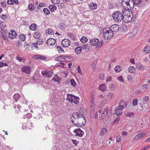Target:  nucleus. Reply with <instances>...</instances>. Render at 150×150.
Returning a JSON list of instances; mask_svg holds the SVG:
<instances>
[{
  "label": "nucleus",
  "mask_w": 150,
  "mask_h": 150,
  "mask_svg": "<svg viewBox=\"0 0 150 150\" xmlns=\"http://www.w3.org/2000/svg\"><path fill=\"white\" fill-rule=\"evenodd\" d=\"M71 119L73 124L78 127L80 126L81 122L82 120H86L83 115L78 112L73 113Z\"/></svg>",
  "instance_id": "obj_1"
},
{
  "label": "nucleus",
  "mask_w": 150,
  "mask_h": 150,
  "mask_svg": "<svg viewBox=\"0 0 150 150\" xmlns=\"http://www.w3.org/2000/svg\"><path fill=\"white\" fill-rule=\"evenodd\" d=\"M125 11V9H123L122 11H116L113 13L112 17L116 22H119L122 20H124V16L126 15Z\"/></svg>",
  "instance_id": "obj_2"
},
{
  "label": "nucleus",
  "mask_w": 150,
  "mask_h": 150,
  "mask_svg": "<svg viewBox=\"0 0 150 150\" xmlns=\"http://www.w3.org/2000/svg\"><path fill=\"white\" fill-rule=\"evenodd\" d=\"M122 6L124 8L123 9L126 10V12H129L130 9L134 8L133 2L132 0H123L122 2Z\"/></svg>",
  "instance_id": "obj_3"
},
{
  "label": "nucleus",
  "mask_w": 150,
  "mask_h": 150,
  "mask_svg": "<svg viewBox=\"0 0 150 150\" xmlns=\"http://www.w3.org/2000/svg\"><path fill=\"white\" fill-rule=\"evenodd\" d=\"M103 31L104 38L106 40L110 39L113 36V33L109 27L103 28Z\"/></svg>",
  "instance_id": "obj_4"
},
{
  "label": "nucleus",
  "mask_w": 150,
  "mask_h": 150,
  "mask_svg": "<svg viewBox=\"0 0 150 150\" xmlns=\"http://www.w3.org/2000/svg\"><path fill=\"white\" fill-rule=\"evenodd\" d=\"M67 96L66 100L68 101L69 103H71V104H76L79 103V97L69 94H67Z\"/></svg>",
  "instance_id": "obj_5"
},
{
  "label": "nucleus",
  "mask_w": 150,
  "mask_h": 150,
  "mask_svg": "<svg viewBox=\"0 0 150 150\" xmlns=\"http://www.w3.org/2000/svg\"><path fill=\"white\" fill-rule=\"evenodd\" d=\"M91 45L93 46L97 45V46L96 47V48L98 47L99 48L101 47L103 44V41L101 40L99 42L98 38H94L91 40L90 41Z\"/></svg>",
  "instance_id": "obj_6"
},
{
  "label": "nucleus",
  "mask_w": 150,
  "mask_h": 150,
  "mask_svg": "<svg viewBox=\"0 0 150 150\" xmlns=\"http://www.w3.org/2000/svg\"><path fill=\"white\" fill-rule=\"evenodd\" d=\"M133 16V13H130V14H127V13L126 12V15L124 16V22H128L131 21L132 19Z\"/></svg>",
  "instance_id": "obj_7"
},
{
  "label": "nucleus",
  "mask_w": 150,
  "mask_h": 150,
  "mask_svg": "<svg viewBox=\"0 0 150 150\" xmlns=\"http://www.w3.org/2000/svg\"><path fill=\"white\" fill-rule=\"evenodd\" d=\"M1 33L3 40H5L6 41H8V40L7 36L8 32L6 30H3L1 29Z\"/></svg>",
  "instance_id": "obj_8"
},
{
  "label": "nucleus",
  "mask_w": 150,
  "mask_h": 150,
  "mask_svg": "<svg viewBox=\"0 0 150 150\" xmlns=\"http://www.w3.org/2000/svg\"><path fill=\"white\" fill-rule=\"evenodd\" d=\"M42 74L43 75H45V76L47 77H50L53 74V72L52 71H42Z\"/></svg>",
  "instance_id": "obj_9"
},
{
  "label": "nucleus",
  "mask_w": 150,
  "mask_h": 150,
  "mask_svg": "<svg viewBox=\"0 0 150 150\" xmlns=\"http://www.w3.org/2000/svg\"><path fill=\"white\" fill-rule=\"evenodd\" d=\"M73 132L76 133V136H78L81 137H82L83 136L84 133V132L80 128L75 129Z\"/></svg>",
  "instance_id": "obj_10"
},
{
  "label": "nucleus",
  "mask_w": 150,
  "mask_h": 150,
  "mask_svg": "<svg viewBox=\"0 0 150 150\" xmlns=\"http://www.w3.org/2000/svg\"><path fill=\"white\" fill-rule=\"evenodd\" d=\"M119 26L117 24H114L110 27L109 28L113 33L116 32L118 31L119 29Z\"/></svg>",
  "instance_id": "obj_11"
},
{
  "label": "nucleus",
  "mask_w": 150,
  "mask_h": 150,
  "mask_svg": "<svg viewBox=\"0 0 150 150\" xmlns=\"http://www.w3.org/2000/svg\"><path fill=\"white\" fill-rule=\"evenodd\" d=\"M8 34L9 38L11 39L15 38L17 36L16 32L13 30H11L10 33H8Z\"/></svg>",
  "instance_id": "obj_12"
},
{
  "label": "nucleus",
  "mask_w": 150,
  "mask_h": 150,
  "mask_svg": "<svg viewBox=\"0 0 150 150\" xmlns=\"http://www.w3.org/2000/svg\"><path fill=\"white\" fill-rule=\"evenodd\" d=\"M56 42V40L55 39L53 38H50L48 39L47 41V44L49 45H53Z\"/></svg>",
  "instance_id": "obj_13"
},
{
  "label": "nucleus",
  "mask_w": 150,
  "mask_h": 150,
  "mask_svg": "<svg viewBox=\"0 0 150 150\" xmlns=\"http://www.w3.org/2000/svg\"><path fill=\"white\" fill-rule=\"evenodd\" d=\"M22 72H25L26 74H30L31 72V69L28 67H23L22 68Z\"/></svg>",
  "instance_id": "obj_14"
},
{
  "label": "nucleus",
  "mask_w": 150,
  "mask_h": 150,
  "mask_svg": "<svg viewBox=\"0 0 150 150\" xmlns=\"http://www.w3.org/2000/svg\"><path fill=\"white\" fill-rule=\"evenodd\" d=\"M55 60L60 62H64L65 61V57L64 56L61 55L56 58Z\"/></svg>",
  "instance_id": "obj_15"
},
{
  "label": "nucleus",
  "mask_w": 150,
  "mask_h": 150,
  "mask_svg": "<svg viewBox=\"0 0 150 150\" xmlns=\"http://www.w3.org/2000/svg\"><path fill=\"white\" fill-rule=\"evenodd\" d=\"M136 67L137 69L139 70H144L145 67L140 63H138L137 64Z\"/></svg>",
  "instance_id": "obj_16"
},
{
  "label": "nucleus",
  "mask_w": 150,
  "mask_h": 150,
  "mask_svg": "<svg viewBox=\"0 0 150 150\" xmlns=\"http://www.w3.org/2000/svg\"><path fill=\"white\" fill-rule=\"evenodd\" d=\"M144 134L143 132L139 133L135 136L134 139H139L144 136Z\"/></svg>",
  "instance_id": "obj_17"
},
{
  "label": "nucleus",
  "mask_w": 150,
  "mask_h": 150,
  "mask_svg": "<svg viewBox=\"0 0 150 150\" xmlns=\"http://www.w3.org/2000/svg\"><path fill=\"white\" fill-rule=\"evenodd\" d=\"M106 86L105 84L104 83L100 85L99 89L102 91H103L106 90Z\"/></svg>",
  "instance_id": "obj_18"
},
{
  "label": "nucleus",
  "mask_w": 150,
  "mask_h": 150,
  "mask_svg": "<svg viewBox=\"0 0 150 150\" xmlns=\"http://www.w3.org/2000/svg\"><path fill=\"white\" fill-rule=\"evenodd\" d=\"M82 49V47L81 46L78 47L76 48L75 50V52L77 54H80L81 52Z\"/></svg>",
  "instance_id": "obj_19"
},
{
  "label": "nucleus",
  "mask_w": 150,
  "mask_h": 150,
  "mask_svg": "<svg viewBox=\"0 0 150 150\" xmlns=\"http://www.w3.org/2000/svg\"><path fill=\"white\" fill-rule=\"evenodd\" d=\"M90 8L92 10L96 9L97 7V5L95 3H91L90 4Z\"/></svg>",
  "instance_id": "obj_20"
},
{
  "label": "nucleus",
  "mask_w": 150,
  "mask_h": 150,
  "mask_svg": "<svg viewBox=\"0 0 150 150\" xmlns=\"http://www.w3.org/2000/svg\"><path fill=\"white\" fill-rule=\"evenodd\" d=\"M115 114L117 116H119L120 115H122V110L119 108H118L115 110Z\"/></svg>",
  "instance_id": "obj_21"
},
{
  "label": "nucleus",
  "mask_w": 150,
  "mask_h": 150,
  "mask_svg": "<svg viewBox=\"0 0 150 150\" xmlns=\"http://www.w3.org/2000/svg\"><path fill=\"white\" fill-rule=\"evenodd\" d=\"M128 70L129 72L132 73H134L135 72L136 69L133 66H130Z\"/></svg>",
  "instance_id": "obj_22"
},
{
  "label": "nucleus",
  "mask_w": 150,
  "mask_h": 150,
  "mask_svg": "<svg viewBox=\"0 0 150 150\" xmlns=\"http://www.w3.org/2000/svg\"><path fill=\"white\" fill-rule=\"evenodd\" d=\"M21 98L20 95L18 93L15 94L13 96V98L16 101H17L18 99Z\"/></svg>",
  "instance_id": "obj_23"
},
{
  "label": "nucleus",
  "mask_w": 150,
  "mask_h": 150,
  "mask_svg": "<svg viewBox=\"0 0 150 150\" xmlns=\"http://www.w3.org/2000/svg\"><path fill=\"white\" fill-rule=\"evenodd\" d=\"M49 8L52 12H53L54 10H56L57 7L54 5H50L49 6Z\"/></svg>",
  "instance_id": "obj_24"
},
{
  "label": "nucleus",
  "mask_w": 150,
  "mask_h": 150,
  "mask_svg": "<svg viewBox=\"0 0 150 150\" xmlns=\"http://www.w3.org/2000/svg\"><path fill=\"white\" fill-rule=\"evenodd\" d=\"M37 28V25L35 24H33L30 25V29L31 30L34 31Z\"/></svg>",
  "instance_id": "obj_25"
},
{
  "label": "nucleus",
  "mask_w": 150,
  "mask_h": 150,
  "mask_svg": "<svg viewBox=\"0 0 150 150\" xmlns=\"http://www.w3.org/2000/svg\"><path fill=\"white\" fill-rule=\"evenodd\" d=\"M34 58L35 59H45L46 58L45 57L41 56L40 55L35 56Z\"/></svg>",
  "instance_id": "obj_26"
},
{
  "label": "nucleus",
  "mask_w": 150,
  "mask_h": 150,
  "mask_svg": "<svg viewBox=\"0 0 150 150\" xmlns=\"http://www.w3.org/2000/svg\"><path fill=\"white\" fill-rule=\"evenodd\" d=\"M34 37L36 39H38L40 37V33L38 32H35V34L33 35Z\"/></svg>",
  "instance_id": "obj_27"
},
{
  "label": "nucleus",
  "mask_w": 150,
  "mask_h": 150,
  "mask_svg": "<svg viewBox=\"0 0 150 150\" xmlns=\"http://www.w3.org/2000/svg\"><path fill=\"white\" fill-rule=\"evenodd\" d=\"M38 42H36L33 43L31 45V48L32 50H33L35 49H37V50H38V47L37 46V45H38Z\"/></svg>",
  "instance_id": "obj_28"
},
{
  "label": "nucleus",
  "mask_w": 150,
  "mask_h": 150,
  "mask_svg": "<svg viewBox=\"0 0 150 150\" xmlns=\"http://www.w3.org/2000/svg\"><path fill=\"white\" fill-rule=\"evenodd\" d=\"M125 115L130 117L134 116V114L133 112L129 113L127 112L125 113Z\"/></svg>",
  "instance_id": "obj_29"
},
{
  "label": "nucleus",
  "mask_w": 150,
  "mask_h": 150,
  "mask_svg": "<svg viewBox=\"0 0 150 150\" xmlns=\"http://www.w3.org/2000/svg\"><path fill=\"white\" fill-rule=\"evenodd\" d=\"M107 130L105 128H102L101 129L100 134L101 135H103L107 133Z\"/></svg>",
  "instance_id": "obj_30"
},
{
  "label": "nucleus",
  "mask_w": 150,
  "mask_h": 150,
  "mask_svg": "<svg viewBox=\"0 0 150 150\" xmlns=\"http://www.w3.org/2000/svg\"><path fill=\"white\" fill-rule=\"evenodd\" d=\"M133 2V6L134 4L138 5L142 1L141 0H132Z\"/></svg>",
  "instance_id": "obj_31"
},
{
  "label": "nucleus",
  "mask_w": 150,
  "mask_h": 150,
  "mask_svg": "<svg viewBox=\"0 0 150 150\" xmlns=\"http://www.w3.org/2000/svg\"><path fill=\"white\" fill-rule=\"evenodd\" d=\"M88 39L86 37L83 36L80 39V41L82 43H85L87 41Z\"/></svg>",
  "instance_id": "obj_32"
},
{
  "label": "nucleus",
  "mask_w": 150,
  "mask_h": 150,
  "mask_svg": "<svg viewBox=\"0 0 150 150\" xmlns=\"http://www.w3.org/2000/svg\"><path fill=\"white\" fill-rule=\"evenodd\" d=\"M150 50V48L148 46H146L144 49V51L146 53H148L149 52Z\"/></svg>",
  "instance_id": "obj_33"
},
{
  "label": "nucleus",
  "mask_w": 150,
  "mask_h": 150,
  "mask_svg": "<svg viewBox=\"0 0 150 150\" xmlns=\"http://www.w3.org/2000/svg\"><path fill=\"white\" fill-rule=\"evenodd\" d=\"M60 79V78L58 76H57V75H56L54 76V78L52 79V80H54V81L59 83Z\"/></svg>",
  "instance_id": "obj_34"
},
{
  "label": "nucleus",
  "mask_w": 150,
  "mask_h": 150,
  "mask_svg": "<svg viewBox=\"0 0 150 150\" xmlns=\"http://www.w3.org/2000/svg\"><path fill=\"white\" fill-rule=\"evenodd\" d=\"M121 69L120 66H117L115 68V70L117 72H119L121 71Z\"/></svg>",
  "instance_id": "obj_35"
},
{
  "label": "nucleus",
  "mask_w": 150,
  "mask_h": 150,
  "mask_svg": "<svg viewBox=\"0 0 150 150\" xmlns=\"http://www.w3.org/2000/svg\"><path fill=\"white\" fill-rule=\"evenodd\" d=\"M96 61H94L91 64V67L93 69H95L96 68Z\"/></svg>",
  "instance_id": "obj_36"
},
{
  "label": "nucleus",
  "mask_w": 150,
  "mask_h": 150,
  "mask_svg": "<svg viewBox=\"0 0 150 150\" xmlns=\"http://www.w3.org/2000/svg\"><path fill=\"white\" fill-rule=\"evenodd\" d=\"M121 30L122 32H124L127 31L128 29L127 26H122L121 28Z\"/></svg>",
  "instance_id": "obj_37"
},
{
  "label": "nucleus",
  "mask_w": 150,
  "mask_h": 150,
  "mask_svg": "<svg viewBox=\"0 0 150 150\" xmlns=\"http://www.w3.org/2000/svg\"><path fill=\"white\" fill-rule=\"evenodd\" d=\"M70 83L71 85L75 87L76 86V83L73 79H71L70 80Z\"/></svg>",
  "instance_id": "obj_38"
},
{
  "label": "nucleus",
  "mask_w": 150,
  "mask_h": 150,
  "mask_svg": "<svg viewBox=\"0 0 150 150\" xmlns=\"http://www.w3.org/2000/svg\"><path fill=\"white\" fill-rule=\"evenodd\" d=\"M19 38L21 40L24 41L25 39V36L23 34H21L19 36Z\"/></svg>",
  "instance_id": "obj_39"
},
{
  "label": "nucleus",
  "mask_w": 150,
  "mask_h": 150,
  "mask_svg": "<svg viewBox=\"0 0 150 150\" xmlns=\"http://www.w3.org/2000/svg\"><path fill=\"white\" fill-rule=\"evenodd\" d=\"M137 33V30L136 28H134L131 33V36H134Z\"/></svg>",
  "instance_id": "obj_40"
},
{
  "label": "nucleus",
  "mask_w": 150,
  "mask_h": 150,
  "mask_svg": "<svg viewBox=\"0 0 150 150\" xmlns=\"http://www.w3.org/2000/svg\"><path fill=\"white\" fill-rule=\"evenodd\" d=\"M44 13L46 15H47L50 14V11L47 8H44L43 10Z\"/></svg>",
  "instance_id": "obj_41"
},
{
  "label": "nucleus",
  "mask_w": 150,
  "mask_h": 150,
  "mask_svg": "<svg viewBox=\"0 0 150 150\" xmlns=\"http://www.w3.org/2000/svg\"><path fill=\"white\" fill-rule=\"evenodd\" d=\"M73 60L72 57L70 56H66V62H70Z\"/></svg>",
  "instance_id": "obj_42"
},
{
  "label": "nucleus",
  "mask_w": 150,
  "mask_h": 150,
  "mask_svg": "<svg viewBox=\"0 0 150 150\" xmlns=\"http://www.w3.org/2000/svg\"><path fill=\"white\" fill-rule=\"evenodd\" d=\"M138 100L137 99H134L133 100L132 105L134 106H135L137 105Z\"/></svg>",
  "instance_id": "obj_43"
},
{
  "label": "nucleus",
  "mask_w": 150,
  "mask_h": 150,
  "mask_svg": "<svg viewBox=\"0 0 150 150\" xmlns=\"http://www.w3.org/2000/svg\"><path fill=\"white\" fill-rule=\"evenodd\" d=\"M28 7L30 10L31 11H32L35 8L34 5L31 4H29Z\"/></svg>",
  "instance_id": "obj_44"
},
{
  "label": "nucleus",
  "mask_w": 150,
  "mask_h": 150,
  "mask_svg": "<svg viewBox=\"0 0 150 150\" xmlns=\"http://www.w3.org/2000/svg\"><path fill=\"white\" fill-rule=\"evenodd\" d=\"M57 48L58 50V52H64V50L62 49V48L60 46H57Z\"/></svg>",
  "instance_id": "obj_45"
},
{
  "label": "nucleus",
  "mask_w": 150,
  "mask_h": 150,
  "mask_svg": "<svg viewBox=\"0 0 150 150\" xmlns=\"http://www.w3.org/2000/svg\"><path fill=\"white\" fill-rule=\"evenodd\" d=\"M108 111V108H106L104 110L103 114L104 115L105 117L107 115Z\"/></svg>",
  "instance_id": "obj_46"
},
{
  "label": "nucleus",
  "mask_w": 150,
  "mask_h": 150,
  "mask_svg": "<svg viewBox=\"0 0 150 150\" xmlns=\"http://www.w3.org/2000/svg\"><path fill=\"white\" fill-rule=\"evenodd\" d=\"M117 79L119 80L120 81L122 82H124V80L123 79L122 77V76H119L117 78Z\"/></svg>",
  "instance_id": "obj_47"
},
{
  "label": "nucleus",
  "mask_w": 150,
  "mask_h": 150,
  "mask_svg": "<svg viewBox=\"0 0 150 150\" xmlns=\"http://www.w3.org/2000/svg\"><path fill=\"white\" fill-rule=\"evenodd\" d=\"M8 66V64L6 63H4L0 62V67H2L3 66Z\"/></svg>",
  "instance_id": "obj_48"
},
{
  "label": "nucleus",
  "mask_w": 150,
  "mask_h": 150,
  "mask_svg": "<svg viewBox=\"0 0 150 150\" xmlns=\"http://www.w3.org/2000/svg\"><path fill=\"white\" fill-rule=\"evenodd\" d=\"M59 1L60 0H51L52 2L54 4L59 3Z\"/></svg>",
  "instance_id": "obj_49"
},
{
  "label": "nucleus",
  "mask_w": 150,
  "mask_h": 150,
  "mask_svg": "<svg viewBox=\"0 0 150 150\" xmlns=\"http://www.w3.org/2000/svg\"><path fill=\"white\" fill-rule=\"evenodd\" d=\"M90 105L91 107H93L94 105V100L93 98H91V102L90 103Z\"/></svg>",
  "instance_id": "obj_50"
},
{
  "label": "nucleus",
  "mask_w": 150,
  "mask_h": 150,
  "mask_svg": "<svg viewBox=\"0 0 150 150\" xmlns=\"http://www.w3.org/2000/svg\"><path fill=\"white\" fill-rule=\"evenodd\" d=\"M65 6V4L64 3H61L60 5L59 6V8L61 9L64 8Z\"/></svg>",
  "instance_id": "obj_51"
},
{
  "label": "nucleus",
  "mask_w": 150,
  "mask_h": 150,
  "mask_svg": "<svg viewBox=\"0 0 150 150\" xmlns=\"http://www.w3.org/2000/svg\"><path fill=\"white\" fill-rule=\"evenodd\" d=\"M126 105H119L118 108L122 110V109H124L126 107Z\"/></svg>",
  "instance_id": "obj_52"
},
{
  "label": "nucleus",
  "mask_w": 150,
  "mask_h": 150,
  "mask_svg": "<svg viewBox=\"0 0 150 150\" xmlns=\"http://www.w3.org/2000/svg\"><path fill=\"white\" fill-rule=\"evenodd\" d=\"M107 96L108 97L111 98H113L114 97L112 93H108V94Z\"/></svg>",
  "instance_id": "obj_53"
},
{
  "label": "nucleus",
  "mask_w": 150,
  "mask_h": 150,
  "mask_svg": "<svg viewBox=\"0 0 150 150\" xmlns=\"http://www.w3.org/2000/svg\"><path fill=\"white\" fill-rule=\"evenodd\" d=\"M110 87L111 89L112 90H115L116 88L115 86V85H113L112 84H111L110 85Z\"/></svg>",
  "instance_id": "obj_54"
},
{
  "label": "nucleus",
  "mask_w": 150,
  "mask_h": 150,
  "mask_svg": "<svg viewBox=\"0 0 150 150\" xmlns=\"http://www.w3.org/2000/svg\"><path fill=\"white\" fill-rule=\"evenodd\" d=\"M77 71L78 73H80L81 75H82V72L81 70V68L80 66L79 65L77 68Z\"/></svg>",
  "instance_id": "obj_55"
},
{
  "label": "nucleus",
  "mask_w": 150,
  "mask_h": 150,
  "mask_svg": "<svg viewBox=\"0 0 150 150\" xmlns=\"http://www.w3.org/2000/svg\"><path fill=\"white\" fill-rule=\"evenodd\" d=\"M14 1L13 0H8L7 3L9 5H12L13 4Z\"/></svg>",
  "instance_id": "obj_56"
},
{
  "label": "nucleus",
  "mask_w": 150,
  "mask_h": 150,
  "mask_svg": "<svg viewBox=\"0 0 150 150\" xmlns=\"http://www.w3.org/2000/svg\"><path fill=\"white\" fill-rule=\"evenodd\" d=\"M66 42H67V44H66V47H68L71 44L70 41L68 39H66Z\"/></svg>",
  "instance_id": "obj_57"
},
{
  "label": "nucleus",
  "mask_w": 150,
  "mask_h": 150,
  "mask_svg": "<svg viewBox=\"0 0 150 150\" xmlns=\"http://www.w3.org/2000/svg\"><path fill=\"white\" fill-rule=\"evenodd\" d=\"M32 117V115L31 113H28L26 115V117L28 118H30Z\"/></svg>",
  "instance_id": "obj_58"
},
{
  "label": "nucleus",
  "mask_w": 150,
  "mask_h": 150,
  "mask_svg": "<svg viewBox=\"0 0 150 150\" xmlns=\"http://www.w3.org/2000/svg\"><path fill=\"white\" fill-rule=\"evenodd\" d=\"M67 35L68 36H69V35L70 38H71V39H74V35L72 34L68 33L67 34Z\"/></svg>",
  "instance_id": "obj_59"
},
{
  "label": "nucleus",
  "mask_w": 150,
  "mask_h": 150,
  "mask_svg": "<svg viewBox=\"0 0 150 150\" xmlns=\"http://www.w3.org/2000/svg\"><path fill=\"white\" fill-rule=\"evenodd\" d=\"M105 75L103 74H100V76L99 78L102 80L104 79Z\"/></svg>",
  "instance_id": "obj_60"
},
{
  "label": "nucleus",
  "mask_w": 150,
  "mask_h": 150,
  "mask_svg": "<svg viewBox=\"0 0 150 150\" xmlns=\"http://www.w3.org/2000/svg\"><path fill=\"white\" fill-rule=\"evenodd\" d=\"M53 32V30L50 28L48 29L47 33L48 34H52Z\"/></svg>",
  "instance_id": "obj_61"
},
{
  "label": "nucleus",
  "mask_w": 150,
  "mask_h": 150,
  "mask_svg": "<svg viewBox=\"0 0 150 150\" xmlns=\"http://www.w3.org/2000/svg\"><path fill=\"white\" fill-rule=\"evenodd\" d=\"M1 18L3 20H6L7 18V16L5 15H2L1 16Z\"/></svg>",
  "instance_id": "obj_62"
},
{
  "label": "nucleus",
  "mask_w": 150,
  "mask_h": 150,
  "mask_svg": "<svg viewBox=\"0 0 150 150\" xmlns=\"http://www.w3.org/2000/svg\"><path fill=\"white\" fill-rule=\"evenodd\" d=\"M16 59L17 60H18L20 62L22 61L23 60H24L23 59H22L21 57H19L18 55L17 56Z\"/></svg>",
  "instance_id": "obj_63"
},
{
  "label": "nucleus",
  "mask_w": 150,
  "mask_h": 150,
  "mask_svg": "<svg viewBox=\"0 0 150 150\" xmlns=\"http://www.w3.org/2000/svg\"><path fill=\"white\" fill-rule=\"evenodd\" d=\"M66 40V39H64L62 41V46H63V47H66V46L65 45V40Z\"/></svg>",
  "instance_id": "obj_64"
}]
</instances>
